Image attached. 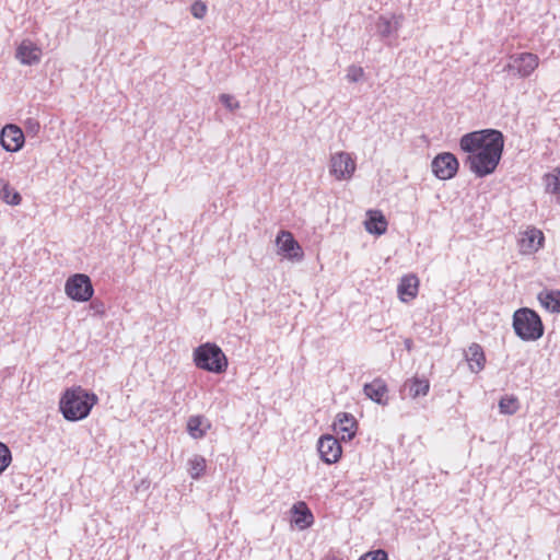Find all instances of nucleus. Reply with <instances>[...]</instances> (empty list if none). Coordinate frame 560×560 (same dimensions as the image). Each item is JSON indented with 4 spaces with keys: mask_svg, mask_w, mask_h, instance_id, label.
<instances>
[{
    "mask_svg": "<svg viewBox=\"0 0 560 560\" xmlns=\"http://www.w3.org/2000/svg\"><path fill=\"white\" fill-rule=\"evenodd\" d=\"M97 401L96 394L81 386H73L63 392L59 409L67 421L75 422L85 419Z\"/></svg>",
    "mask_w": 560,
    "mask_h": 560,
    "instance_id": "obj_1",
    "label": "nucleus"
},
{
    "mask_svg": "<svg viewBox=\"0 0 560 560\" xmlns=\"http://www.w3.org/2000/svg\"><path fill=\"white\" fill-rule=\"evenodd\" d=\"M460 149L468 153L503 151L504 137L497 129H481L465 133L459 140Z\"/></svg>",
    "mask_w": 560,
    "mask_h": 560,
    "instance_id": "obj_2",
    "label": "nucleus"
},
{
    "mask_svg": "<svg viewBox=\"0 0 560 560\" xmlns=\"http://www.w3.org/2000/svg\"><path fill=\"white\" fill-rule=\"evenodd\" d=\"M513 328L516 336L524 341H535L544 335V325L539 315L527 307L514 313Z\"/></svg>",
    "mask_w": 560,
    "mask_h": 560,
    "instance_id": "obj_3",
    "label": "nucleus"
},
{
    "mask_svg": "<svg viewBox=\"0 0 560 560\" xmlns=\"http://www.w3.org/2000/svg\"><path fill=\"white\" fill-rule=\"evenodd\" d=\"M194 362L198 369L223 373L228 368V359L219 346L211 342L200 345L194 350Z\"/></svg>",
    "mask_w": 560,
    "mask_h": 560,
    "instance_id": "obj_4",
    "label": "nucleus"
},
{
    "mask_svg": "<svg viewBox=\"0 0 560 560\" xmlns=\"http://www.w3.org/2000/svg\"><path fill=\"white\" fill-rule=\"evenodd\" d=\"M503 151L475 152L468 154L465 164L477 177H486L492 174L498 167Z\"/></svg>",
    "mask_w": 560,
    "mask_h": 560,
    "instance_id": "obj_5",
    "label": "nucleus"
},
{
    "mask_svg": "<svg viewBox=\"0 0 560 560\" xmlns=\"http://www.w3.org/2000/svg\"><path fill=\"white\" fill-rule=\"evenodd\" d=\"M65 292L73 301L88 302L92 299L94 289L89 276L75 273L66 280Z\"/></svg>",
    "mask_w": 560,
    "mask_h": 560,
    "instance_id": "obj_6",
    "label": "nucleus"
},
{
    "mask_svg": "<svg viewBox=\"0 0 560 560\" xmlns=\"http://www.w3.org/2000/svg\"><path fill=\"white\" fill-rule=\"evenodd\" d=\"M539 65V58L532 52H522L510 57V62L505 66L504 71L512 72L520 78L529 77Z\"/></svg>",
    "mask_w": 560,
    "mask_h": 560,
    "instance_id": "obj_7",
    "label": "nucleus"
},
{
    "mask_svg": "<svg viewBox=\"0 0 560 560\" xmlns=\"http://www.w3.org/2000/svg\"><path fill=\"white\" fill-rule=\"evenodd\" d=\"M433 174L442 180L453 178L459 167V163L453 153L444 152L438 154L431 163Z\"/></svg>",
    "mask_w": 560,
    "mask_h": 560,
    "instance_id": "obj_8",
    "label": "nucleus"
},
{
    "mask_svg": "<svg viewBox=\"0 0 560 560\" xmlns=\"http://www.w3.org/2000/svg\"><path fill=\"white\" fill-rule=\"evenodd\" d=\"M355 171V162L347 152H338L331 155L329 172L336 179H349Z\"/></svg>",
    "mask_w": 560,
    "mask_h": 560,
    "instance_id": "obj_9",
    "label": "nucleus"
},
{
    "mask_svg": "<svg viewBox=\"0 0 560 560\" xmlns=\"http://www.w3.org/2000/svg\"><path fill=\"white\" fill-rule=\"evenodd\" d=\"M25 142L23 130L14 125H5L0 132V143L7 152L20 151Z\"/></svg>",
    "mask_w": 560,
    "mask_h": 560,
    "instance_id": "obj_10",
    "label": "nucleus"
},
{
    "mask_svg": "<svg viewBox=\"0 0 560 560\" xmlns=\"http://www.w3.org/2000/svg\"><path fill=\"white\" fill-rule=\"evenodd\" d=\"M320 458L326 464L337 463L342 454L339 441L332 435H323L317 443Z\"/></svg>",
    "mask_w": 560,
    "mask_h": 560,
    "instance_id": "obj_11",
    "label": "nucleus"
},
{
    "mask_svg": "<svg viewBox=\"0 0 560 560\" xmlns=\"http://www.w3.org/2000/svg\"><path fill=\"white\" fill-rule=\"evenodd\" d=\"M357 429V420L351 413L340 412L337 415L336 421L334 422V431L337 435H340L342 441H350L354 438Z\"/></svg>",
    "mask_w": 560,
    "mask_h": 560,
    "instance_id": "obj_12",
    "label": "nucleus"
},
{
    "mask_svg": "<svg viewBox=\"0 0 560 560\" xmlns=\"http://www.w3.org/2000/svg\"><path fill=\"white\" fill-rule=\"evenodd\" d=\"M404 16L401 14L380 15L375 23L376 32L382 38L396 36Z\"/></svg>",
    "mask_w": 560,
    "mask_h": 560,
    "instance_id": "obj_13",
    "label": "nucleus"
},
{
    "mask_svg": "<svg viewBox=\"0 0 560 560\" xmlns=\"http://www.w3.org/2000/svg\"><path fill=\"white\" fill-rule=\"evenodd\" d=\"M42 49L33 42L23 40L16 48L15 58L25 66L37 65L40 61Z\"/></svg>",
    "mask_w": 560,
    "mask_h": 560,
    "instance_id": "obj_14",
    "label": "nucleus"
},
{
    "mask_svg": "<svg viewBox=\"0 0 560 560\" xmlns=\"http://www.w3.org/2000/svg\"><path fill=\"white\" fill-rule=\"evenodd\" d=\"M276 243L279 250L285 256L290 258H301L302 254L299 253L301 247L291 232L281 231L277 236Z\"/></svg>",
    "mask_w": 560,
    "mask_h": 560,
    "instance_id": "obj_15",
    "label": "nucleus"
},
{
    "mask_svg": "<svg viewBox=\"0 0 560 560\" xmlns=\"http://www.w3.org/2000/svg\"><path fill=\"white\" fill-rule=\"evenodd\" d=\"M544 242V234L535 228L527 230L520 240L521 250L524 254L537 252Z\"/></svg>",
    "mask_w": 560,
    "mask_h": 560,
    "instance_id": "obj_16",
    "label": "nucleus"
},
{
    "mask_svg": "<svg viewBox=\"0 0 560 560\" xmlns=\"http://www.w3.org/2000/svg\"><path fill=\"white\" fill-rule=\"evenodd\" d=\"M419 280L415 275L404 276L398 284V294L402 302H408L417 296Z\"/></svg>",
    "mask_w": 560,
    "mask_h": 560,
    "instance_id": "obj_17",
    "label": "nucleus"
},
{
    "mask_svg": "<svg viewBox=\"0 0 560 560\" xmlns=\"http://www.w3.org/2000/svg\"><path fill=\"white\" fill-rule=\"evenodd\" d=\"M363 392L374 402L380 405L386 404L387 386L383 380L375 378L373 382L365 384Z\"/></svg>",
    "mask_w": 560,
    "mask_h": 560,
    "instance_id": "obj_18",
    "label": "nucleus"
},
{
    "mask_svg": "<svg viewBox=\"0 0 560 560\" xmlns=\"http://www.w3.org/2000/svg\"><path fill=\"white\" fill-rule=\"evenodd\" d=\"M365 229L372 234H384L387 230V221L382 212L369 211V219L365 221Z\"/></svg>",
    "mask_w": 560,
    "mask_h": 560,
    "instance_id": "obj_19",
    "label": "nucleus"
},
{
    "mask_svg": "<svg viewBox=\"0 0 560 560\" xmlns=\"http://www.w3.org/2000/svg\"><path fill=\"white\" fill-rule=\"evenodd\" d=\"M467 360L471 372L478 373L485 368V353L480 345L471 343L468 348Z\"/></svg>",
    "mask_w": 560,
    "mask_h": 560,
    "instance_id": "obj_20",
    "label": "nucleus"
},
{
    "mask_svg": "<svg viewBox=\"0 0 560 560\" xmlns=\"http://www.w3.org/2000/svg\"><path fill=\"white\" fill-rule=\"evenodd\" d=\"M430 389V383L425 378L412 377L404 384V390L408 392L411 398L425 396Z\"/></svg>",
    "mask_w": 560,
    "mask_h": 560,
    "instance_id": "obj_21",
    "label": "nucleus"
},
{
    "mask_svg": "<svg viewBox=\"0 0 560 560\" xmlns=\"http://www.w3.org/2000/svg\"><path fill=\"white\" fill-rule=\"evenodd\" d=\"M294 513V523L300 528L308 527L313 524L314 517L311 510L304 502H298L292 506Z\"/></svg>",
    "mask_w": 560,
    "mask_h": 560,
    "instance_id": "obj_22",
    "label": "nucleus"
},
{
    "mask_svg": "<svg viewBox=\"0 0 560 560\" xmlns=\"http://www.w3.org/2000/svg\"><path fill=\"white\" fill-rule=\"evenodd\" d=\"M538 300L541 305L552 312L560 313V291L559 290H546L538 294Z\"/></svg>",
    "mask_w": 560,
    "mask_h": 560,
    "instance_id": "obj_23",
    "label": "nucleus"
},
{
    "mask_svg": "<svg viewBox=\"0 0 560 560\" xmlns=\"http://www.w3.org/2000/svg\"><path fill=\"white\" fill-rule=\"evenodd\" d=\"M0 199L11 206H18L22 201L19 191L12 188L4 179H0Z\"/></svg>",
    "mask_w": 560,
    "mask_h": 560,
    "instance_id": "obj_24",
    "label": "nucleus"
},
{
    "mask_svg": "<svg viewBox=\"0 0 560 560\" xmlns=\"http://www.w3.org/2000/svg\"><path fill=\"white\" fill-rule=\"evenodd\" d=\"M188 472L192 479H198L205 472L207 464L205 457L201 455H194L188 460Z\"/></svg>",
    "mask_w": 560,
    "mask_h": 560,
    "instance_id": "obj_25",
    "label": "nucleus"
},
{
    "mask_svg": "<svg viewBox=\"0 0 560 560\" xmlns=\"http://www.w3.org/2000/svg\"><path fill=\"white\" fill-rule=\"evenodd\" d=\"M203 418L200 416L190 417L187 422V431L194 439H201L206 434L202 429Z\"/></svg>",
    "mask_w": 560,
    "mask_h": 560,
    "instance_id": "obj_26",
    "label": "nucleus"
},
{
    "mask_svg": "<svg viewBox=\"0 0 560 560\" xmlns=\"http://www.w3.org/2000/svg\"><path fill=\"white\" fill-rule=\"evenodd\" d=\"M546 190L556 195L560 202V167L556 168L553 174L546 175Z\"/></svg>",
    "mask_w": 560,
    "mask_h": 560,
    "instance_id": "obj_27",
    "label": "nucleus"
},
{
    "mask_svg": "<svg viewBox=\"0 0 560 560\" xmlns=\"http://www.w3.org/2000/svg\"><path fill=\"white\" fill-rule=\"evenodd\" d=\"M520 405L515 396H504L499 401L500 412L503 415H514L518 410Z\"/></svg>",
    "mask_w": 560,
    "mask_h": 560,
    "instance_id": "obj_28",
    "label": "nucleus"
},
{
    "mask_svg": "<svg viewBox=\"0 0 560 560\" xmlns=\"http://www.w3.org/2000/svg\"><path fill=\"white\" fill-rule=\"evenodd\" d=\"M364 78V70L362 67L351 65L347 69L346 79L349 82L357 83Z\"/></svg>",
    "mask_w": 560,
    "mask_h": 560,
    "instance_id": "obj_29",
    "label": "nucleus"
},
{
    "mask_svg": "<svg viewBox=\"0 0 560 560\" xmlns=\"http://www.w3.org/2000/svg\"><path fill=\"white\" fill-rule=\"evenodd\" d=\"M12 460L10 448L0 442V474H2Z\"/></svg>",
    "mask_w": 560,
    "mask_h": 560,
    "instance_id": "obj_30",
    "label": "nucleus"
},
{
    "mask_svg": "<svg viewBox=\"0 0 560 560\" xmlns=\"http://www.w3.org/2000/svg\"><path fill=\"white\" fill-rule=\"evenodd\" d=\"M219 100L230 112H234L240 108V102L231 94H221Z\"/></svg>",
    "mask_w": 560,
    "mask_h": 560,
    "instance_id": "obj_31",
    "label": "nucleus"
},
{
    "mask_svg": "<svg viewBox=\"0 0 560 560\" xmlns=\"http://www.w3.org/2000/svg\"><path fill=\"white\" fill-rule=\"evenodd\" d=\"M359 560H388V557L383 549H377L365 553Z\"/></svg>",
    "mask_w": 560,
    "mask_h": 560,
    "instance_id": "obj_32",
    "label": "nucleus"
},
{
    "mask_svg": "<svg viewBox=\"0 0 560 560\" xmlns=\"http://www.w3.org/2000/svg\"><path fill=\"white\" fill-rule=\"evenodd\" d=\"M207 12V7L201 1H196L191 5V14L197 19H202Z\"/></svg>",
    "mask_w": 560,
    "mask_h": 560,
    "instance_id": "obj_33",
    "label": "nucleus"
},
{
    "mask_svg": "<svg viewBox=\"0 0 560 560\" xmlns=\"http://www.w3.org/2000/svg\"><path fill=\"white\" fill-rule=\"evenodd\" d=\"M91 310L97 315H103L105 313V306L103 302L94 300L90 304Z\"/></svg>",
    "mask_w": 560,
    "mask_h": 560,
    "instance_id": "obj_34",
    "label": "nucleus"
},
{
    "mask_svg": "<svg viewBox=\"0 0 560 560\" xmlns=\"http://www.w3.org/2000/svg\"><path fill=\"white\" fill-rule=\"evenodd\" d=\"M26 128L30 131L37 132L39 130V124L35 119H27L26 120Z\"/></svg>",
    "mask_w": 560,
    "mask_h": 560,
    "instance_id": "obj_35",
    "label": "nucleus"
},
{
    "mask_svg": "<svg viewBox=\"0 0 560 560\" xmlns=\"http://www.w3.org/2000/svg\"><path fill=\"white\" fill-rule=\"evenodd\" d=\"M405 347L408 351H410L412 349V340L411 339H406L405 340Z\"/></svg>",
    "mask_w": 560,
    "mask_h": 560,
    "instance_id": "obj_36",
    "label": "nucleus"
}]
</instances>
